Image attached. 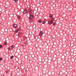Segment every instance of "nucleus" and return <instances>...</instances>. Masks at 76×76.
<instances>
[{
	"label": "nucleus",
	"mask_w": 76,
	"mask_h": 76,
	"mask_svg": "<svg viewBox=\"0 0 76 76\" xmlns=\"http://www.w3.org/2000/svg\"><path fill=\"white\" fill-rule=\"evenodd\" d=\"M28 12H29V14L30 15H32V10L31 9H28Z\"/></svg>",
	"instance_id": "f257e3e1"
},
{
	"label": "nucleus",
	"mask_w": 76,
	"mask_h": 76,
	"mask_svg": "<svg viewBox=\"0 0 76 76\" xmlns=\"http://www.w3.org/2000/svg\"><path fill=\"white\" fill-rule=\"evenodd\" d=\"M29 16V19L30 20H32V19H32V18H33V16L31 15H30Z\"/></svg>",
	"instance_id": "f03ea898"
},
{
	"label": "nucleus",
	"mask_w": 76,
	"mask_h": 76,
	"mask_svg": "<svg viewBox=\"0 0 76 76\" xmlns=\"http://www.w3.org/2000/svg\"><path fill=\"white\" fill-rule=\"evenodd\" d=\"M53 22H54V21H50L49 22L48 24L49 25H51V24H52V23H53Z\"/></svg>",
	"instance_id": "7ed1b4c3"
},
{
	"label": "nucleus",
	"mask_w": 76,
	"mask_h": 76,
	"mask_svg": "<svg viewBox=\"0 0 76 76\" xmlns=\"http://www.w3.org/2000/svg\"><path fill=\"white\" fill-rule=\"evenodd\" d=\"M39 36L41 37L42 35V31H40L39 34Z\"/></svg>",
	"instance_id": "20e7f679"
},
{
	"label": "nucleus",
	"mask_w": 76,
	"mask_h": 76,
	"mask_svg": "<svg viewBox=\"0 0 76 76\" xmlns=\"http://www.w3.org/2000/svg\"><path fill=\"white\" fill-rule=\"evenodd\" d=\"M27 13V11L26 10H24L23 12V13L24 14H25V13Z\"/></svg>",
	"instance_id": "39448f33"
},
{
	"label": "nucleus",
	"mask_w": 76,
	"mask_h": 76,
	"mask_svg": "<svg viewBox=\"0 0 76 76\" xmlns=\"http://www.w3.org/2000/svg\"><path fill=\"white\" fill-rule=\"evenodd\" d=\"M13 27L14 28H16L17 26L18 25L16 24H14L13 25Z\"/></svg>",
	"instance_id": "423d86ee"
},
{
	"label": "nucleus",
	"mask_w": 76,
	"mask_h": 76,
	"mask_svg": "<svg viewBox=\"0 0 76 76\" xmlns=\"http://www.w3.org/2000/svg\"><path fill=\"white\" fill-rule=\"evenodd\" d=\"M52 17H53V15H51V14H50V15H49V18H52Z\"/></svg>",
	"instance_id": "0eeeda50"
},
{
	"label": "nucleus",
	"mask_w": 76,
	"mask_h": 76,
	"mask_svg": "<svg viewBox=\"0 0 76 76\" xmlns=\"http://www.w3.org/2000/svg\"><path fill=\"white\" fill-rule=\"evenodd\" d=\"M14 47H15V46L14 45H12L11 46V48H14Z\"/></svg>",
	"instance_id": "6e6552de"
},
{
	"label": "nucleus",
	"mask_w": 76,
	"mask_h": 76,
	"mask_svg": "<svg viewBox=\"0 0 76 76\" xmlns=\"http://www.w3.org/2000/svg\"><path fill=\"white\" fill-rule=\"evenodd\" d=\"M13 58V56L10 57V58H11V59H12Z\"/></svg>",
	"instance_id": "1a4fd4ad"
},
{
	"label": "nucleus",
	"mask_w": 76,
	"mask_h": 76,
	"mask_svg": "<svg viewBox=\"0 0 76 76\" xmlns=\"http://www.w3.org/2000/svg\"><path fill=\"white\" fill-rule=\"evenodd\" d=\"M13 1H14L15 2H18V0H13Z\"/></svg>",
	"instance_id": "9d476101"
},
{
	"label": "nucleus",
	"mask_w": 76,
	"mask_h": 76,
	"mask_svg": "<svg viewBox=\"0 0 76 76\" xmlns=\"http://www.w3.org/2000/svg\"><path fill=\"white\" fill-rule=\"evenodd\" d=\"M45 21H43V22H42V24H44V23H45Z\"/></svg>",
	"instance_id": "9b49d317"
},
{
	"label": "nucleus",
	"mask_w": 76,
	"mask_h": 76,
	"mask_svg": "<svg viewBox=\"0 0 76 76\" xmlns=\"http://www.w3.org/2000/svg\"><path fill=\"white\" fill-rule=\"evenodd\" d=\"M2 47H3V46H2V45H0V48H2Z\"/></svg>",
	"instance_id": "f8f14e48"
},
{
	"label": "nucleus",
	"mask_w": 76,
	"mask_h": 76,
	"mask_svg": "<svg viewBox=\"0 0 76 76\" xmlns=\"http://www.w3.org/2000/svg\"><path fill=\"white\" fill-rule=\"evenodd\" d=\"M4 44L5 45H7V42H5Z\"/></svg>",
	"instance_id": "ddd939ff"
},
{
	"label": "nucleus",
	"mask_w": 76,
	"mask_h": 76,
	"mask_svg": "<svg viewBox=\"0 0 76 76\" xmlns=\"http://www.w3.org/2000/svg\"><path fill=\"white\" fill-rule=\"evenodd\" d=\"M18 30H16V31H15V32L16 33H17L18 32Z\"/></svg>",
	"instance_id": "4468645a"
},
{
	"label": "nucleus",
	"mask_w": 76,
	"mask_h": 76,
	"mask_svg": "<svg viewBox=\"0 0 76 76\" xmlns=\"http://www.w3.org/2000/svg\"><path fill=\"white\" fill-rule=\"evenodd\" d=\"M18 18L19 19V18H20V16L18 15Z\"/></svg>",
	"instance_id": "2eb2a0df"
},
{
	"label": "nucleus",
	"mask_w": 76,
	"mask_h": 76,
	"mask_svg": "<svg viewBox=\"0 0 76 76\" xmlns=\"http://www.w3.org/2000/svg\"><path fill=\"white\" fill-rule=\"evenodd\" d=\"M39 22H41V20H39Z\"/></svg>",
	"instance_id": "dca6fc26"
},
{
	"label": "nucleus",
	"mask_w": 76,
	"mask_h": 76,
	"mask_svg": "<svg viewBox=\"0 0 76 76\" xmlns=\"http://www.w3.org/2000/svg\"><path fill=\"white\" fill-rule=\"evenodd\" d=\"M6 73H9V72L8 71H7L6 72Z\"/></svg>",
	"instance_id": "f3484780"
},
{
	"label": "nucleus",
	"mask_w": 76,
	"mask_h": 76,
	"mask_svg": "<svg viewBox=\"0 0 76 76\" xmlns=\"http://www.w3.org/2000/svg\"><path fill=\"white\" fill-rule=\"evenodd\" d=\"M53 25H55V23H54Z\"/></svg>",
	"instance_id": "a211bd4d"
},
{
	"label": "nucleus",
	"mask_w": 76,
	"mask_h": 76,
	"mask_svg": "<svg viewBox=\"0 0 76 76\" xmlns=\"http://www.w3.org/2000/svg\"><path fill=\"white\" fill-rule=\"evenodd\" d=\"M20 30V29H19L17 30V31H19Z\"/></svg>",
	"instance_id": "6ab92c4d"
},
{
	"label": "nucleus",
	"mask_w": 76,
	"mask_h": 76,
	"mask_svg": "<svg viewBox=\"0 0 76 76\" xmlns=\"http://www.w3.org/2000/svg\"><path fill=\"white\" fill-rule=\"evenodd\" d=\"M52 20H54V18H52Z\"/></svg>",
	"instance_id": "aec40b11"
},
{
	"label": "nucleus",
	"mask_w": 76,
	"mask_h": 76,
	"mask_svg": "<svg viewBox=\"0 0 76 76\" xmlns=\"http://www.w3.org/2000/svg\"><path fill=\"white\" fill-rule=\"evenodd\" d=\"M1 60H2V58H0V61Z\"/></svg>",
	"instance_id": "412c9836"
},
{
	"label": "nucleus",
	"mask_w": 76,
	"mask_h": 76,
	"mask_svg": "<svg viewBox=\"0 0 76 76\" xmlns=\"http://www.w3.org/2000/svg\"><path fill=\"white\" fill-rule=\"evenodd\" d=\"M9 50H10V48H9Z\"/></svg>",
	"instance_id": "4be33fe9"
}]
</instances>
